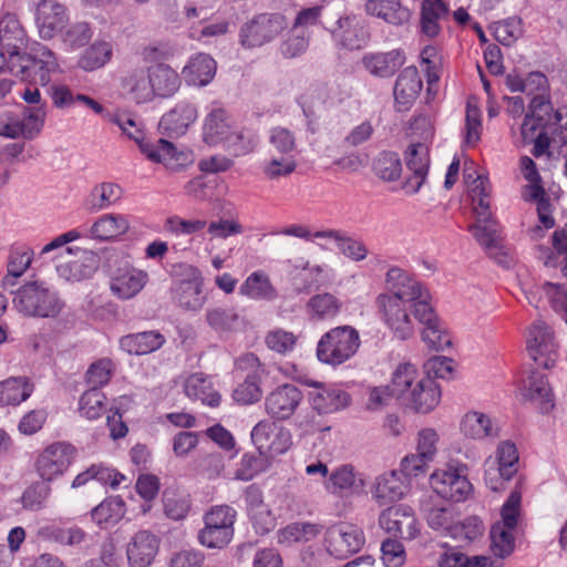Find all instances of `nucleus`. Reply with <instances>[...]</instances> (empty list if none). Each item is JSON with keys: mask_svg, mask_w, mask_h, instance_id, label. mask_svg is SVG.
<instances>
[{"mask_svg": "<svg viewBox=\"0 0 567 567\" xmlns=\"http://www.w3.org/2000/svg\"><path fill=\"white\" fill-rule=\"evenodd\" d=\"M414 318L423 324L422 339L429 348L443 351L451 347L452 339L429 302L421 301L415 305Z\"/></svg>", "mask_w": 567, "mask_h": 567, "instance_id": "16", "label": "nucleus"}, {"mask_svg": "<svg viewBox=\"0 0 567 567\" xmlns=\"http://www.w3.org/2000/svg\"><path fill=\"white\" fill-rule=\"evenodd\" d=\"M172 293L178 306L187 311H198L206 299L203 295V279L199 276L177 281L172 288Z\"/></svg>", "mask_w": 567, "mask_h": 567, "instance_id": "26", "label": "nucleus"}, {"mask_svg": "<svg viewBox=\"0 0 567 567\" xmlns=\"http://www.w3.org/2000/svg\"><path fill=\"white\" fill-rule=\"evenodd\" d=\"M465 472V465L436 470L430 476V485L444 499L464 502L473 488Z\"/></svg>", "mask_w": 567, "mask_h": 567, "instance_id": "8", "label": "nucleus"}, {"mask_svg": "<svg viewBox=\"0 0 567 567\" xmlns=\"http://www.w3.org/2000/svg\"><path fill=\"white\" fill-rule=\"evenodd\" d=\"M523 395L543 404L546 412L554 408L551 388L545 374L540 372H532L525 380Z\"/></svg>", "mask_w": 567, "mask_h": 567, "instance_id": "42", "label": "nucleus"}, {"mask_svg": "<svg viewBox=\"0 0 567 567\" xmlns=\"http://www.w3.org/2000/svg\"><path fill=\"white\" fill-rule=\"evenodd\" d=\"M0 44L9 58L17 55L25 45V32L14 13L0 17Z\"/></svg>", "mask_w": 567, "mask_h": 567, "instance_id": "27", "label": "nucleus"}, {"mask_svg": "<svg viewBox=\"0 0 567 567\" xmlns=\"http://www.w3.org/2000/svg\"><path fill=\"white\" fill-rule=\"evenodd\" d=\"M235 368L244 380L234 389L233 399L243 405L258 402L262 398L261 382L268 375L266 365L255 353L247 352L236 359Z\"/></svg>", "mask_w": 567, "mask_h": 567, "instance_id": "4", "label": "nucleus"}, {"mask_svg": "<svg viewBox=\"0 0 567 567\" xmlns=\"http://www.w3.org/2000/svg\"><path fill=\"white\" fill-rule=\"evenodd\" d=\"M373 172L385 182L396 181L402 173V163L398 153L383 151L373 162Z\"/></svg>", "mask_w": 567, "mask_h": 567, "instance_id": "52", "label": "nucleus"}, {"mask_svg": "<svg viewBox=\"0 0 567 567\" xmlns=\"http://www.w3.org/2000/svg\"><path fill=\"white\" fill-rule=\"evenodd\" d=\"M50 482H35L27 487L21 496V503L24 509L38 512L45 507L47 501L51 495Z\"/></svg>", "mask_w": 567, "mask_h": 567, "instance_id": "55", "label": "nucleus"}, {"mask_svg": "<svg viewBox=\"0 0 567 567\" xmlns=\"http://www.w3.org/2000/svg\"><path fill=\"white\" fill-rule=\"evenodd\" d=\"M33 251L27 246L11 249L7 266L8 275L3 278V286L13 285L14 279L21 277L32 262Z\"/></svg>", "mask_w": 567, "mask_h": 567, "instance_id": "51", "label": "nucleus"}, {"mask_svg": "<svg viewBox=\"0 0 567 567\" xmlns=\"http://www.w3.org/2000/svg\"><path fill=\"white\" fill-rule=\"evenodd\" d=\"M40 534L44 538L63 546H78L86 538V533L76 525L68 527L50 525L41 528Z\"/></svg>", "mask_w": 567, "mask_h": 567, "instance_id": "49", "label": "nucleus"}, {"mask_svg": "<svg viewBox=\"0 0 567 567\" xmlns=\"http://www.w3.org/2000/svg\"><path fill=\"white\" fill-rule=\"evenodd\" d=\"M105 395L100 389H89L79 400V412L87 420L99 419L105 411Z\"/></svg>", "mask_w": 567, "mask_h": 567, "instance_id": "54", "label": "nucleus"}, {"mask_svg": "<svg viewBox=\"0 0 567 567\" xmlns=\"http://www.w3.org/2000/svg\"><path fill=\"white\" fill-rule=\"evenodd\" d=\"M68 20L66 8L54 0H41L37 7L35 22L43 39L53 38Z\"/></svg>", "mask_w": 567, "mask_h": 567, "instance_id": "19", "label": "nucleus"}, {"mask_svg": "<svg viewBox=\"0 0 567 567\" xmlns=\"http://www.w3.org/2000/svg\"><path fill=\"white\" fill-rule=\"evenodd\" d=\"M239 293L254 300L274 301L278 291L272 286L269 276L261 270L251 272L239 287Z\"/></svg>", "mask_w": 567, "mask_h": 567, "instance_id": "36", "label": "nucleus"}, {"mask_svg": "<svg viewBox=\"0 0 567 567\" xmlns=\"http://www.w3.org/2000/svg\"><path fill=\"white\" fill-rule=\"evenodd\" d=\"M54 53L47 47L37 43L29 52L9 58L8 70L21 81L45 86L51 81V74L58 70Z\"/></svg>", "mask_w": 567, "mask_h": 567, "instance_id": "1", "label": "nucleus"}, {"mask_svg": "<svg viewBox=\"0 0 567 567\" xmlns=\"http://www.w3.org/2000/svg\"><path fill=\"white\" fill-rule=\"evenodd\" d=\"M309 385L313 389L308 393V401L319 414L339 412L351 403V395L340 384L311 381Z\"/></svg>", "mask_w": 567, "mask_h": 567, "instance_id": "13", "label": "nucleus"}, {"mask_svg": "<svg viewBox=\"0 0 567 567\" xmlns=\"http://www.w3.org/2000/svg\"><path fill=\"white\" fill-rule=\"evenodd\" d=\"M379 525L393 536L412 539L416 535L413 509L404 504L388 506L379 516Z\"/></svg>", "mask_w": 567, "mask_h": 567, "instance_id": "17", "label": "nucleus"}, {"mask_svg": "<svg viewBox=\"0 0 567 567\" xmlns=\"http://www.w3.org/2000/svg\"><path fill=\"white\" fill-rule=\"evenodd\" d=\"M145 157L153 163H161L172 171L185 167L189 163V153L179 151L169 141L157 138L155 141L145 137L144 131L135 128L128 133Z\"/></svg>", "mask_w": 567, "mask_h": 567, "instance_id": "7", "label": "nucleus"}, {"mask_svg": "<svg viewBox=\"0 0 567 567\" xmlns=\"http://www.w3.org/2000/svg\"><path fill=\"white\" fill-rule=\"evenodd\" d=\"M216 69V61L210 55L199 53L183 68L182 78L188 85L205 86L214 79Z\"/></svg>", "mask_w": 567, "mask_h": 567, "instance_id": "28", "label": "nucleus"}, {"mask_svg": "<svg viewBox=\"0 0 567 567\" xmlns=\"http://www.w3.org/2000/svg\"><path fill=\"white\" fill-rule=\"evenodd\" d=\"M337 248L344 257L355 262L364 260L369 254L364 241L347 231H343Z\"/></svg>", "mask_w": 567, "mask_h": 567, "instance_id": "64", "label": "nucleus"}, {"mask_svg": "<svg viewBox=\"0 0 567 567\" xmlns=\"http://www.w3.org/2000/svg\"><path fill=\"white\" fill-rule=\"evenodd\" d=\"M491 550L498 558L508 557L515 547L514 529L493 524L489 532Z\"/></svg>", "mask_w": 567, "mask_h": 567, "instance_id": "53", "label": "nucleus"}, {"mask_svg": "<svg viewBox=\"0 0 567 567\" xmlns=\"http://www.w3.org/2000/svg\"><path fill=\"white\" fill-rule=\"evenodd\" d=\"M147 281L146 271L133 268L114 278L111 290L121 299H131L145 287Z\"/></svg>", "mask_w": 567, "mask_h": 567, "instance_id": "39", "label": "nucleus"}, {"mask_svg": "<svg viewBox=\"0 0 567 567\" xmlns=\"http://www.w3.org/2000/svg\"><path fill=\"white\" fill-rule=\"evenodd\" d=\"M12 302L20 313L39 318L55 317L63 307L58 293L40 281H31L20 287L14 292Z\"/></svg>", "mask_w": 567, "mask_h": 567, "instance_id": "2", "label": "nucleus"}, {"mask_svg": "<svg viewBox=\"0 0 567 567\" xmlns=\"http://www.w3.org/2000/svg\"><path fill=\"white\" fill-rule=\"evenodd\" d=\"M288 28L287 19L278 12H264L245 22L239 31V42L244 48H259L274 41Z\"/></svg>", "mask_w": 567, "mask_h": 567, "instance_id": "6", "label": "nucleus"}, {"mask_svg": "<svg viewBox=\"0 0 567 567\" xmlns=\"http://www.w3.org/2000/svg\"><path fill=\"white\" fill-rule=\"evenodd\" d=\"M526 116L532 117L548 130H553L561 121V113L554 110L550 101L544 94L533 96Z\"/></svg>", "mask_w": 567, "mask_h": 567, "instance_id": "43", "label": "nucleus"}, {"mask_svg": "<svg viewBox=\"0 0 567 567\" xmlns=\"http://www.w3.org/2000/svg\"><path fill=\"white\" fill-rule=\"evenodd\" d=\"M113 50L111 43L106 41H95L80 56L78 65L84 71H94L104 66L112 58Z\"/></svg>", "mask_w": 567, "mask_h": 567, "instance_id": "45", "label": "nucleus"}, {"mask_svg": "<svg viewBox=\"0 0 567 567\" xmlns=\"http://www.w3.org/2000/svg\"><path fill=\"white\" fill-rule=\"evenodd\" d=\"M126 505L118 495L105 498L91 511V517L97 525L116 524L125 515Z\"/></svg>", "mask_w": 567, "mask_h": 567, "instance_id": "44", "label": "nucleus"}, {"mask_svg": "<svg viewBox=\"0 0 567 567\" xmlns=\"http://www.w3.org/2000/svg\"><path fill=\"white\" fill-rule=\"evenodd\" d=\"M75 447L66 442H54L43 449L37 456L34 468L45 482L62 476L75 458Z\"/></svg>", "mask_w": 567, "mask_h": 567, "instance_id": "9", "label": "nucleus"}, {"mask_svg": "<svg viewBox=\"0 0 567 567\" xmlns=\"http://www.w3.org/2000/svg\"><path fill=\"white\" fill-rule=\"evenodd\" d=\"M81 255L56 267L61 278L70 282L90 279L99 268V256L89 250H80Z\"/></svg>", "mask_w": 567, "mask_h": 567, "instance_id": "25", "label": "nucleus"}, {"mask_svg": "<svg viewBox=\"0 0 567 567\" xmlns=\"http://www.w3.org/2000/svg\"><path fill=\"white\" fill-rule=\"evenodd\" d=\"M371 493L380 506H385L403 497L405 485L399 473L391 471L377 477Z\"/></svg>", "mask_w": 567, "mask_h": 567, "instance_id": "30", "label": "nucleus"}, {"mask_svg": "<svg viewBox=\"0 0 567 567\" xmlns=\"http://www.w3.org/2000/svg\"><path fill=\"white\" fill-rule=\"evenodd\" d=\"M375 303L379 312L394 336L406 340L414 333V323L410 310H414L412 302L398 300L394 297L378 296Z\"/></svg>", "mask_w": 567, "mask_h": 567, "instance_id": "10", "label": "nucleus"}, {"mask_svg": "<svg viewBox=\"0 0 567 567\" xmlns=\"http://www.w3.org/2000/svg\"><path fill=\"white\" fill-rule=\"evenodd\" d=\"M363 530L350 523H338L326 532L327 550L337 559H347L364 545Z\"/></svg>", "mask_w": 567, "mask_h": 567, "instance_id": "11", "label": "nucleus"}, {"mask_svg": "<svg viewBox=\"0 0 567 567\" xmlns=\"http://www.w3.org/2000/svg\"><path fill=\"white\" fill-rule=\"evenodd\" d=\"M230 131V121L226 110L214 103L204 118L203 141L209 146L221 144Z\"/></svg>", "mask_w": 567, "mask_h": 567, "instance_id": "24", "label": "nucleus"}, {"mask_svg": "<svg viewBox=\"0 0 567 567\" xmlns=\"http://www.w3.org/2000/svg\"><path fill=\"white\" fill-rule=\"evenodd\" d=\"M122 196V188L115 183H101L91 194V205L94 209H105L115 204Z\"/></svg>", "mask_w": 567, "mask_h": 567, "instance_id": "60", "label": "nucleus"}, {"mask_svg": "<svg viewBox=\"0 0 567 567\" xmlns=\"http://www.w3.org/2000/svg\"><path fill=\"white\" fill-rule=\"evenodd\" d=\"M93 37V31L87 22H75L62 34V41L71 50L84 47Z\"/></svg>", "mask_w": 567, "mask_h": 567, "instance_id": "63", "label": "nucleus"}, {"mask_svg": "<svg viewBox=\"0 0 567 567\" xmlns=\"http://www.w3.org/2000/svg\"><path fill=\"white\" fill-rule=\"evenodd\" d=\"M365 11L393 25H402L411 18V11L400 0H367Z\"/></svg>", "mask_w": 567, "mask_h": 567, "instance_id": "31", "label": "nucleus"}, {"mask_svg": "<svg viewBox=\"0 0 567 567\" xmlns=\"http://www.w3.org/2000/svg\"><path fill=\"white\" fill-rule=\"evenodd\" d=\"M130 223L124 215L105 214L90 228V237L100 241H110L127 233Z\"/></svg>", "mask_w": 567, "mask_h": 567, "instance_id": "34", "label": "nucleus"}, {"mask_svg": "<svg viewBox=\"0 0 567 567\" xmlns=\"http://www.w3.org/2000/svg\"><path fill=\"white\" fill-rule=\"evenodd\" d=\"M45 115L44 105L23 107L21 122L25 140H33L41 133L44 126Z\"/></svg>", "mask_w": 567, "mask_h": 567, "instance_id": "61", "label": "nucleus"}, {"mask_svg": "<svg viewBox=\"0 0 567 567\" xmlns=\"http://www.w3.org/2000/svg\"><path fill=\"white\" fill-rule=\"evenodd\" d=\"M417 380V370L415 365L411 363H402L394 371L391 385L389 386L392 390V394L403 402L411 393V390H413Z\"/></svg>", "mask_w": 567, "mask_h": 567, "instance_id": "48", "label": "nucleus"}, {"mask_svg": "<svg viewBox=\"0 0 567 567\" xmlns=\"http://www.w3.org/2000/svg\"><path fill=\"white\" fill-rule=\"evenodd\" d=\"M422 87L423 82L417 69L415 66L403 69L393 89L396 110L400 112L410 110L422 91Z\"/></svg>", "mask_w": 567, "mask_h": 567, "instance_id": "20", "label": "nucleus"}, {"mask_svg": "<svg viewBox=\"0 0 567 567\" xmlns=\"http://www.w3.org/2000/svg\"><path fill=\"white\" fill-rule=\"evenodd\" d=\"M221 144L233 156H246L255 152L259 144V136L251 128L231 130Z\"/></svg>", "mask_w": 567, "mask_h": 567, "instance_id": "40", "label": "nucleus"}, {"mask_svg": "<svg viewBox=\"0 0 567 567\" xmlns=\"http://www.w3.org/2000/svg\"><path fill=\"white\" fill-rule=\"evenodd\" d=\"M461 431L471 439H483L495 436L497 432L493 429L491 419L481 412H467L461 422Z\"/></svg>", "mask_w": 567, "mask_h": 567, "instance_id": "46", "label": "nucleus"}, {"mask_svg": "<svg viewBox=\"0 0 567 567\" xmlns=\"http://www.w3.org/2000/svg\"><path fill=\"white\" fill-rule=\"evenodd\" d=\"M359 332L351 326H339L323 333L317 344V358L332 367L351 359L360 347Z\"/></svg>", "mask_w": 567, "mask_h": 567, "instance_id": "3", "label": "nucleus"}, {"mask_svg": "<svg viewBox=\"0 0 567 567\" xmlns=\"http://www.w3.org/2000/svg\"><path fill=\"white\" fill-rule=\"evenodd\" d=\"M150 81L153 95L169 97L181 86L178 73L167 64H157L150 69Z\"/></svg>", "mask_w": 567, "mask_h": 567, "instance_id": "35", "label": "nucleus"}, {"mask_svg": "<svg viewBox=\"0 0 567 567\" xmlns=\"http://www.w3.org/2000/svg\"><path fill=\"white\" fill-rule=\"evenodd\" d=\"M159 547L157 537L148 530L137 532L127 545L126 554L131 567H150Z\"/></svg>", "mask_w": 567, "mask_h": 567, "instance_id": "21", "label": "nucleus"}, {"mask_svg": "<svg viewBox=\"0 0 567 567\" xmlns=\"http://www.w3.org/2000/svg\"><path fill=\"white\" fill-rule=\"evenodd\" d=\"M385 285L388 292L380 296L394 297L414 306L421 301L429 302L427 291L423 290L421 282L401 268L392 267L388 270Z\"/></svg>", "mask_w": 567, "mask_h": 567, "instance_id": "15", "label": "nucleus"}, {"mask_svg": "<svg viewBox=\"0 0 567 567\" xmlns=\"http://www.w3.org/2000/svg\"><path fill=\"white\" fill-rule=\"evenodd\" d=\"M449 13L450 8L443 0H423L420 11L421 32L429 38L437 37L441 32L439 21L446 19Z\"/></svg>", "mask_w": 567, "mask_h": 567, "instance_id": "33", "label": "nucleus"}, {"mask_svg": "<svg viewBox=\"0 0 567 567\" xmlns=\"http://www.w3.org/2000/svg\"><path fill=\"white\" fill-rule=\"evenodd\" d=\"M207 323L217 332L235 330L239 324V316L231 308L217 307L206 311Z\"/></svg>", "mask_w": 567, "mask_h": 567, "instance_id": "57", "label": "nucleus"}, {"mask_svg": "<svg viewBox=\"0 0 567 567\" xmlns=\"http://www.w3.org/2000/svg\"><path fill=\"white\" fill-rule=\"evenodd\" d=\"M237 512L229 505L213 506L204 516L205 526L198 533V542L207 548H224L234 536Z\"/></svg>", "mask_w": 567, "mask_h": 567, "instance_id": "5", "label": "nucleus"}, {"mask_svg": "<svg viewBox=\"0 0 567 567\" xmlns=\"http://www.w3.org/2000/svg\"><path fill=\"white\" fill-rule=\"evenodd\" d=\"M297 168V162L291 155L272 157L262 163L261 169L267 179L274 181L291 175Z\"/></svg>", "mask_w": 567, "mask_h": 567, "instance_id": "62", "label": "nucleus"}, {"mask_svg": "<svg viewBox=\"0 0 567 567\" xmlns=\"http://www.w3.org/2000/svg\"><path fill=\"white\" fill-rule=\"evenodd\" d=\"M334 41L348 50L361 49L364 43V34L354 17H341L337 21V27L332 30Z\"/></svg>", "mask_w": 567, "mask_h": 567, "instance_id": "38", "label": "nucleus"}, {"mask_svg": "<svg viewBox=\"0 0 567 567\" xmlns=\"http://www.w3.org/2000/svg\"><path fill=\"white\" fill-rule=\"evenodd\" d=\"M553 247L555 251L548 248L540 249V258L544 259L547 267L561 265V271L567 277V225L561 230L554 233Z\"/></svg>", "mask_w": 567, "mask_h": 567, "instance_id": "47", "label": "nucleus"}, {"mask_svg": "<svg viewBox=\"0 0 567 567\" xmlns=\"http://www.w3.org/2000/svg\"><path fill=\"white\" fill-rule=\"evenodd\" d=\"M321 526L311 523H292L278 532V543L291 545L307 543L319 535Z\"/></svg>", "mask_w": 567, "mask_h": 567, "instance_id": "50", "label": "nucleus"}, {"mask_svg": "<svg viewBox=\"0 0 567 567\" xmlns=\"http://www.w3.org/2000/svg\"><path fill=\"white\" fill-rule=\"evenodd\" d=\"M124 86L134 95L137 103H144L153 97V91L150 81V73L143 69L134 70L124 79Z\"/></svg>", "mask_w": 567, "mask_h": 567, "instance_id": "56", "label": "nucleus"}, {"mask_svg": "<svg viewBox=\"0 0 567 567\" xmlns=\"http://www.w3.org/2000/svg\"><path fill=\"white\" fill-rule=\"evenodd\" d=\"M34 384L25 377H12L0 382V405H19L31 396Z\"/></svg>", "mask_w": 567, "mask_h": 567, "instance_id": "37", "label": "nucleus"}, {"mask_svg": "<svg viewBox=\"0 0 567 567\" xmlns=\"http://www.w3.org/2000/svg\"><path fill=\"white\" fill-rule=\"evenodd\" d=\"M342 306V301L337 296L330 292H322L309 299L307 311L313 319L331 320L340 313Z\"/></svg>", "mask_w": 567, "mask_h": 567, "instance_id": "41", "label": "nucleus"}, {"mask_svg": "<svg viewBox=\"0 0 567 567\" xmlns=\"http://www.w3.org/2000/svg\"><path fill=\"white\" fill-rule=\"evenodd\" d=\"M197 117V107L193 103L182 101L162 116L158 126L163 134L179 137L186 134Z\"/></svg>", "mask_w": 567, "mask_h": 567, "instance_id": "18", "label": "nucleus"}, {"mask_svg": "<svg viewBox=\"0 0 567 567\" xmlns=\"http://www.w3.org/2000/svg\"><path fill=\"white\" fill-rule=\"evenodd\" d=\"M184 392L192 400H199L203 404L216 408L220 404L221 396L214 390L209 377L197 372L190 374L184 383Z\"/></svg>", "mask_w": 567, "mask_h": 567, "instance_id": "32", "label": "nucleus"}, {"mask_svg": "<svg viewBox=\"0 0 567 567\" xmlns=\"http://www.w3.org/2000/svg\"><path fill=\"white\" fill-rule=\"evenodd\" d=\"M355 482L354 468L350 464H344L334 468L326 483V488L332 494L342 495L349 491Z\"/></svg>", "mask_w": 567, "mask_h": 567, "instance_id": "58", "label": "nucleus"}, {"mask_svg": "<svg viewBox=\"0 0 567 567\" xmlns=\"http://www.w3.org/2000/svg\"><path fill=\"white\" fill-rule=\"evenodd\" d=\"M165 341L159 331L150 330L123 336L120 339V348L128 354L144 355L162 348Z\"/></svg>", "mask_w": 567, "mask_h": 567, "instance_id": "29", "label": "nucleus"}, {"mask_svg": "<svg viewBox=\"0 0 567 567\" xmlns=\"http://www.w3.org/2000/svg\"><path fill=\"white\" fill-rule=\"evenodd\" d=\"M405 63V53L402 49L388 52L369 53L362 58L364 69L377 78H391Z\"/></svg>", "mask_w": 567, "mask_h": 567, "instance_id": "23", "label": "nucleus"}, {"mask_svg": "<svg viewBox=\"0 0 567 567\" xmlns=\"http://www.w3.org/2000/svg\"><path fill=\"white\" fill-rule=\"evenodd\" d=\"M302 400L303 394L297 385L280 384L265 398V410L272 420L286 421L296 413Z\"/></svg>", "mask_w": 567, "mask_h": 567, "instance_id": "14", "label": "nucleus"}, {"mask_svg": "<svg viewBox=\"0 0 567 567\" xmlns=\"http://www.w3.org/2000/svg\"><path fill=\"white\" fill-rule=\"evenodd\" d=\"M441 400V389L432 378L417 380L403 403L419 413L431 412Z\"/></svg>", "mask_w": 567, "mask_h": 567, "instance_id": "22", "label": "nucleus"}, {"mask_svg": "<svg viewBox=\"0 0 567 567\" xmlns=\"http://www.w3.org/2000/svg\"><path fill=\"white\" fill-rule=\"evenodd\" d=\"M527 352L535 363L544 369L551 368L557 360L554 333L544 321H535L528 329Z\"/></svg>", "mask_w": 567, "mask_h": 567, "instance_id": "12", "label": "nucleus"}, {"mask_svg": "<svg viewBox=\"0 0 567 567\" xmlns=\"http://www.w3.org/2000/svg\"><path fill=\"white\" fill-rule=\"evenodd\" d=\"M267 460L266 455L259 451L245 453L235 472V477L240 481L252 480L257 474L265 470Z\"/></svg>", "mask_w": 567, "mask_h": 567, "instance_id": "59", "label": "nucleus"}]
</instances>
